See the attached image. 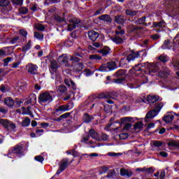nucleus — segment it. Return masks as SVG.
I'll list each match as a JSON object with an SVG mask.
<instances>
[{"instance_id": "11", "label": "nucleus", "mask_w": 179, "mask_h": 179, "mask_svg": "<svg viewBox=\"0 0 179 179\" xmlns=\"http://www.w3.org/2000/svg\"><path fill=\"white\" fill-rule=\"evenodd\" d=\"M68 166V159H63L61 161L59 165V170L57 171L56 174L59 176V173H62Z\"/></svg>"}, {"instance_id": "63", "label": "nucleus", "mask_w": 179, "mask_h": 179, "mask_svg": "<svg viewBox=\"0 0 179 179\" xmlns=\"http://www.w3.org/2000/svg\"><path fill=\"white\" fill-rule=\"evenodd\" d=\"M43 132H44V130L43 129H38L36 131V135H38V136H41L43 135Z\"/></svg>"}, {"instance_id": "30", "label": "nucleus", "mask_w": 179, "mask_h": 179, "mask_svg": "<svg viewBox=\"0 0 179 179\" xmlns=\"http://www.w3.org/2000/svg\"><path fill=\"white\" fill-rule=\"evenodd\" d=\"M9 121L8 120L5 119H0V124L1 125H3L4 128H8L9 127Z\"/></svg>"}, {"instance_id": "41", "label": "nucleus", "mask_w": 179, "mask_h": 179, "mask_svg": "<svg viewBox=\"0 0 179 179\" xmlns=\"http://www.w3.org/2000/svg\"><path fill=\"white\" fill-rule=\"evenodd\" d=\"M34 38H37L38 40H43V38H44V36L41 33L34 32Z\"/></svg>"}, {"instance_id": "59", "label": "nucleus", "mask_w": 179, "mask_h": 179, "mask_svg": "<svg viewBox=\"0 0 179 179\" xmlns=\"http://www.w3.org/2000/svg\"><path fill=\"white\" fill-rule=\"evenodd\" d=\"M67 107V110L69 111V110H72L73 108V102H69L67 105H66Z\"/></svg>"}, {"instance_id": "16", "label": "nucleus", "mask_w": 179, "mask_h": 179, "mask_svg": "<svg viewBox=\"0 0 179 179\" xmlns=\"http://www.w3.org/2000/svg\"><path fill=\"white\" fill-rule=\"evenodd\" d=\"M175 115H177L174 113H171L164 117V121L165 122H171V121H173V120H174Z\"/></svg>"}, {"instance_id": "49", "label": "nucleus", "mask_w": 179, "mask_h": 179, "mask_svg": "<svg viewBox=\"0 0 179 179\" xmlns=\"http://www.w3.org/2000/svg\"><path fill=\"white\" fill-rule=\"evenodd\" d=\"M9 5V1L8 0H1L0 6H8Z\"/></svg>"}, {"instance_id": "58", "label": "nucleus", "mask_w": 179, "mask_h": 179, "mask_svg": "<svg viewBox=\"0 0 179 179\" xmlns=\"http://www.w3.org/2000/svg\"><path fill=\"white\" fill-rule=\"evenodd\" d=\"M14 5H23V0H13Z\"/></svg>"}, {"instance_id": "57", "label": "nucleus", "mask_w": 179, "mask_h": 179, "mask_svg": "<svg viewBox=\"0 0 179 179\" xmlns=\"http://www.w3.org/2000/svg\"><path fill=\"white\" fill-rule=\"evenodd\" d=\"M20 33L21 36H23V37H27V31L24 29H20Z\"/></svg>"}, {"instance_id": "62", "label": "nucleus", "mask_w": 179, "mask_h": 179, "mask_svg": "<svg viewBox=\"0 0 179 179\" xmlns=\"http://www.w3.org/2000/svg\"><path fill=\"white\" fill-rule=\"evenodd\" d=\"M173 68L176 71L179 70V62H176L173 63Z\"/></svg>"}, {"instance_id": "34", "label": "nucleus", "mask_w": 179, "mask_h": 179, "mask_svg": "<svg viewBox=\"0 0 179 179\" xmlns=\"http://www.w3.org/2000/svg\"><path fill=\"white\" fill-rule=\"evenodd\" d=\"M27 87V84L26 83H22L19 86L18 92H24Z\"/></svg>"}, {"instance_id": "60", "label": "nucleus", "mask_w": 179, "mask_h": 179, "mask_svg": "<svg viewBox=\"0 0 179 179\" xmlns=\"http://www.w3.org/2000/svg\"><path fill=\"white\" fill-rule=\"evenodd\" d=\"M159 38L160 36H159L157 34L150 36V38H152V40H159Z\"/></svg>"}, {"instance_id": "19", "label": "nucleus", "mask_w": 179, "mask_h": 179, "mask_svg": "<svg viewBox=\"0 0 179 179\" xmlns=\"http://www.w3.org/2000/svg\"><path fill=\"white\" fill-rule=\"evenodd\" d=\"M4 104H6V106H8V107H13L15 104V101H13V99L10 97H7L4 100Z\"/></svg>"}, {"instance_id": "43", "label": "nucleus", "mask_w": 179, "mask_h": 179, "mask_svg": "<svg viewBox=\"0 0 179 179\" xmlns=\"http://www.w3.org/2000/svg\"><path fill=\"white\" fill-rule=\"evenodd\" d=\"M153 146L155 148H162V146H163V143L159 141H154Z\"/></svg>"}, {"instance_id": "53", "label": "nucleus", "mask_w": 179, "mask_h": 179, "mask_svg": "<svg viewBox=\"0 0 179 179\" xmlns=\"http://www.w3.org/2000/svg\"><path fill=\"white\" fill-rule=\"evenodd\" d=\"M34 159L36 162H38L39 163H43V162H44V158L41 155L35 157Z\"/></svg>"}, {"instance_id": "8", "label": "nucleus", "mask_w": 179, "mask_h": 179, "mask_svg": "<svg viewBox=\"0 0 179 179\" xmlns=\"http://www.w3.org/2000/svg\"><path fill=\"white\" fill-rule=\"evenodd\" d=\"M79 23H80V20L78 18H71L69 20H67L66 24L68 31H72V30L76 29Z\"/></svg>"}, {"instance_id": "33", "label": "nucleus", "mask_w": 179, "mask_h": 179, "mask_svg": "<svg viewBox=\"0 0 179 179\" xmlns=\"http://www.w3.org/2000/svg\"><path fill=\"white\" fill-rule=\"evenodd\" d=\"M90 59L92 61H100V59H101V57L99 56L98 55H90Z\"/></svg>"}, {"instance_id": "46", "label": "nucleus", "mask_w": 179, "mask_h": 179, "mask_svg": "<svg viewBox=\"0 0 179 179\" xmlns=\"http://www.w3.org/2000/svg\"><path fill=\"white\" fill-rule=\"evenodd\" d=\"M13 60V59L12 57H7L6 59H3V66H8L9 62H12Z\"/></svg>"}, {"instance_id": "56", "label": "nucleus", "mask_w": 179, "mask_h": 179, "mask_svg": "<svg viewBox=\"0 0 179 179\" xmlns=\"http://www.w3.org/2000/svg\"><path fill=\"white\" fill-rule=\"evenodd\" d=\"M131 127H132V124L131 123H127L124 125L123 129L124 131H128V129H131Z\"/></svg>"}, {"instance_id": "51", "label": "nucleus", "mask_w": 179, "mask_h": 179, "mask_svg": "<svg viewBox=\"0 0 179 179\" xmlns=\"http://www.w3.org/2000/svg\"><path fill=\"white\" fill-rule=\"evenodd\" d=\"M85 76L89 77V76H92V75H93V71L87 69L83 72Z\"/></svg>"}, {"instance_id": "10", "label": "nucleus", "mask_w": 179, "mask_h": 179, "mask_svg": "<svg viewBox=\"0 0 179 179\" xmlns=\"http://www.w3.org/2000/svg\"><path fill=\"white\" fill-rule=\"evenodd\" d=\"M58 62H59L62 65H64L66 68H71V66H73L69 64V57L68 55H62L58 57Z\"/></svg>"}, {"instance_id": "45", "label": "nucleus", "mask_w": 179, "mask_h": 179, "mask_svg": "<svg viewBox=\"0 0 179 179\" xmlns=\"http://www.w3.org/2000/svg\"><path fill=\"white\" fill-rule=\"evenodd\" d=\"M158 59H159L161 62H167L169 58L167 57V56L162 55L159 57Z\"/></svg>"}, {"instance_id": "27", "label": "nucleus", "mask_w": 179, "mask_h": 179, "mask_svg": "<svg viewBox=\"0 0 179 179\" xmlns=\"http://www.w3.org/2000/svg\"><path fill=\"white\" fill-rule=\"evenodd\" d=\"M83 69V64L82 63H77L74 66L75 72H80Z\"/></svg>"}, {"instance_id": "28", "label": "nucleus", "mask_w": 179, "mask_h": 179, "mask_svg": "<svg viewBox=\"0 0 179 179\" xmlns=\"http://www.w3.org/2000/svg\"><path fill=\"white\" fill-rule=\"evenodd\" d=\"M31 48V41H29L27 45L22 47V52H26V51H29Z\"/></svg>"}, {"instance_id": "31", "label": "nucleus", "mask_w": 179, "mask_h": 179, "mask_svg": "<svg viewBox=\"0 0 179 179\" xmlns=\"http://www.w3.org/2000/svg\"><path fill=\"white\" fill-rule=\"evenodd\" d=\"M153 26H155V27H164L166 26V22H164V21H161L159 22H154L153 23Z\"/></svg>"}, {"instance_id": "38", "label": "nucleus", "mask_w": 179, "mask_h": 179, "mask_svg": "<svg viewBox=\"0 0 179 179\" xmlns=\"http://www.w3.org/2000/svg\"><path fill=\"white\" fill-rule=\"evenodd\" d=\"M137 14L138 11H132L131 10H126V15H127L128 16H136Z\"/></svg>"}, {"instance_id": "7", "label": "nucleus", "mask_w": 179, "mask_h": 179, "mask_svg": "<svg viewBox=\"0 0 179 179\" xmlns=\"http://www.w3.org/2000/svg\"><path fill=\"white\" fill-rule=\"evenodd\" d=\"M117 68V65L115 64V62H110L106 64H102L98 71L100 72H110V71H113Z\"/></svg>"}, {"instance_id": "22", "label": "nucleus", "mask_w": 179, "mask_h": 179, "mask_svg": "<svg viewBox=\"0 0 179 179\" xmlns=\"http://www.w3.org/2000/svg\"><path fill=\"white\" fill-rule=\"evenodd\" d=\"M110 48L105 46L102 50L98 51L99 54H101L103 57L108 55L110 54Z\"/></svg>"}, {"instance_id": "15", "label": "nucleus", "mask_w": 179, "mask_h": 179, "mask_svg": "<svg viewBox=\"0 0 179 179\" xmlns=\"http://www.w3.org/2000/svg\"><path fill=\"white\" fill-rule=\"evenodd\" d=\"M138 120L137 117H124L120 119L121 124H127V122H134Z\"/></svg>"}, {"instance_id": "20", "label": "nucleus", "mask_w": 179, "mask_h": 179, "mask_svg": "<svg viewBox=\"0 0 179 179\" xmlns=\"http://www.w3.org/2000/svg\"><path fill=\"white\" fill-rule=\"evenodd\" d=\"M99 19L100 20H103V22H107L108 23H111V22H113V19L111 18V17H110V15H101Z\"/></svg>"}, {"instance_id": "50", "label": "nucleus", "mask_w": 179, "mask_h": 179, "mask_svg": "<svg viewBox=\"0 0 179 179\" xmlns=\"http://www.w3.org/2000/svg\"><path fill=\"white\" fill-rule=\"evenodd\" d=\"M36 29H37L39 31H44L45 27H44L41 24H38L36 25Z\"/></svg>"}, {"instance_id": "37", "label": "nucleus", "mask_w": 179, "mask_h": 179, "mask_svg": "<svg viewBox=\"0 0 179 179\" xmlns=\"http://www.w3.org/2000/svg\"><path fill=\"white\" fill-rule=\"evenodd\" d=\"M8 128L13 131V132H15L16 131V124L12 122H9Z\"/></svg>"}, {"instance_id": "6", "label": "nucleus", "mask_w": 179, "mask_h": 179, "mask_svg": "<svg viewBox=\"0 0 179 179\" xmlns=\"http://www.w3.org/2000/svg\"><path fill=\"white\" fill-rule=\"evenodd\" d=\"M139 52L129 53L127 55V58H123L120 60L121 66H124V65H127L128 62H131V61H134L136 58H139Z\"/></svg>"}, {"instance_id": "24", "label": "nucleus", "mask_w": 179, "mask_h": 179, "mask_svg": "<svg viewBox=\"0 0 179 179\" xmlns=\"http://www.w3.org/2000/svg\"><path fill=\"white\" fill-rule=\"evenodd\" d=\"M111 41L115 43V44H122V43H124V40L120 36H115L111 38Z\"/></svg>"}, {"instance_id": "13", "label": "nucleus", "mask_w": 179, "mask_h": 179, "mask_svg": "<svg viewBox=\"0 0 179 179\" xmlns=\"http://www.w3.org/2000/svg\"><path fill=\"white\" fill-rule=\"evenodd\" d=\"M99 33L95 31H90L88 32V37L92 41H96L99 38Z\"/></svg>"}, {"instance_id": "1", "label": "nucleus", "mask_w": 179, "mask_h": 179, "mask_svg": "<svg viewBox=\"0 0 179 179\" xmlns=\"http://www.w3.org/2000/svg\"><path fill=\"white\" fill-rule=\"evenodd\" d=\"M148 70L149 75L151 76H155V74H157L159 72V66L156 64H153L152 63H143L138 64L136 65L133 69L129 70V75L132 76H126L124 70H120L115 73V76L117 78L115 82V83H119L122 85H124L128 86L129 89H138V87H141V85H145V83H148V76L146 75H143V73H139L141 71H143V69Z\"/></svg>"}, {"instance_id": "35", "label": "nucleus", "mask_w": 179, "mask_h": 179, "mask_svg": "<svg viewBox=\"0 0 179 179\" xmlns=\"http://www.w3.org/2000/svg\"><path fill=\"white\" fill-rule=\"evenodd\" d=\"M84 122H90L92 121V117L87 114H85L83 117Z\"/></svg>"}, {"instance_id": "61", "label": "nucleus", "mask_w": 179, "mask_h": 179, "mask_svg": "<svg viewBox=\"0 0 179 179\" xmlns=\"http://www.w3.org/2000/svg\"><path fill=\"white\" fill-rule=\"evenodd\" d=\"M73 94H74V97H76V99H80V96H82V94H80L79 91L74 92Z\"/></svg>"}, {"instance_id": "25", "label": "nucleus", "mask_w": 179, "mask_h": 179, "mask_svg": "<svg viewBox=\"0 0 179 179\" xmlns=\"http://www.w3.org/2000/svg\"><path fill=\"white\" fill-rule=\"evenodd\" d=\"M65 111H69L67 106L66 105H62L56 108V113H65Z\"/></svg>"}, {"instance_id": "64", "label": "nucleus", "mask_w": 179, "mask_h": 179, "mask_svg": "<svg viewBox=\"0 0 179 179\" xmlns=\"http://www.w3.org/2000/svg\"><path fill=\"white\" fill-rule=\"evenodd\" d=\"M159 155L162 156V157H167L169 156V155L167 154V152H164V151H161L159 152Z\"/></svg>"}, {"instance_id": "12", "label": "nucleus", "mask_w": 179, "mask_h": 179, "mask_svg": "<svg viewBox=\"0 0 179 179\" xmlns=\"http://www.w3.org/2000/svg\"><path fill=\"white\" fill-rule=\"evenodd\" d=\"M27 69L29 73H31V75H36V73H37V70L38 69V67L36 64L29 63L27 65Z\"/></svg>"}, {"instance_id": "14", "label": "nucleus", "mask_w": 179, "mask_h": 179, "mask_svg": "<svg viewBox=\"0 0 179 179\" xmlns=\"http://www.w3.org/2000/svg\"><path fill=\"white\" fill-rule=\"evenodd\" d=\"M90 136H91L92 139H95V141H97L98 142H100V141H101V138H100L99 134H97V132H96L93 129L90 130Z\"/></svg>"}, {"instance_id": "29", "label": "nucleus", "mask_w": 179, "mask_h": 179, "mask_svg": "<svg viewBox=\"0 0 179 179\" xmlns=\"http://www.w3.org/2000/svg\"><path fill=\"white\" fill-rule=\"evenodd\" d=\"M30 122H31V120H30V118L29 117H26L21 123V125L22 127H29L30 125Z\"/></svg>"}, {"instance_id": "55", "label": "nucleus", "mask_w": 179, "mask_h": 179, "mask_svg": "<svg viewBox=\"0 0 179 179\" xmlns=\"http://www.w3.org/2000/svg\"><path fill=\"white\" fill-rule=\"evenodd\" d=\"M99 137L101 138V141H106L108 139V136H107L106 134H102Z\"/></svg>"}, {"instance_id": "42", "label": "nucleus", "mask_w": 179, "mask_h": 179, "mask_svg": "<svg viewBox=\"0 0 179 179\" xmlns=\"http://www.w3.org/2000/svg\"><path fill=\"white\" fill-rule=\"evenodd\" d=\"M127 29L129 33H132V31H135V29H136V27L134 25L129 24L127 26Z\"/></svg>"}, {"instance_id": "44", "label": "nucleus", "mask_w": 179, "mask_h": 179, "mask_svg": "<svg viewBox=\"0 0 179 179\" xmlns=\"http://www.w3.org/2000/svg\"><path fill=\"white\" fill-rule=\"evenodd\" d=\"M135 129H142L143 128V123L142 122H138L135 126Z\"/></svg>"}, {"instance_id": "23", "label": "nucleus", "mask_w": 179, "mask_h": 179, "mask_svg": "<svg viewBox=\"0 0 179 179\" xmlns=\"http://www.w3.org/2000/svg\"><path fill=\"white\" fill-rule=\"evenodd\" d=\"M157 100H159V96H157L149 95L147 96V101H148V103H150V104L156 103V101H157Z\"/></svg>"}, {"instance_id": "17", "label": "nucleus", "mask_w": 179, "mask_h": 179, "mask_svg": "<svg viewBox=\"0 0 179 179\" xmlns=\"http://www.w3.org/2000/svg\"><path fill=\"white\" fill-rule=\"evenodd\" d=\"M64 83L65 85H66V86L71 87V89H73V90H76V85L72 81V80L66 78L64 80Z\"/></svg>"}, {"instance_id": "54", "label": "nucleus", "mask_w": 179, "mask_h": 179, "mask_svg": "<svg viewBox=\"0 0 179 179\" xmlns=\"http://www.w3.org/2000/svg\"><path fill=\"white\" fill-rule=\"evenodd\" d=\"M70 61L73 63L79 62V58L76 56H73L71 57Z\"/></svg>"}, {"instance_id": "9", "label": "nucleus", "mask_w": 179, "mask_h": 179, "mask_svg": "<svg viewBox=\"0 0 179 179\" xmlns=\"http://www.w3.org/2000/svg\"><path fill=\"white\" fill-rule=\"evenodd\" d=\"M23 152V145L17 144L14 148L9 150L8 157L12 158V155H20Z\"/></svg>"}, {"instance_id": "26", "label": "nucleus", "mask_w": 179, "mask_h": 179, "mask_svg": "<svg viewBox=\"0 0 179 179\" xmlns=\"http://www.w3.org/2000/svg\"><path fill=\"white\" fill-rule=\"evenodd\" d=\"M168 145L171 148H179V141H171L168 143Z\"/></svg>"}, {"instance_id": "39", "label": "nucleus", "mask_w": 179, "mask_h": 179, "mask_svg": "<svg viewBox=\"0 0 179 179\" xmlns=\"http://www.w3.org/2000/svg\"><path fill=\"white\" fill-rule=\"evenodd\" d=\"M115 34H125V31L122 30V27L121 26L117 27V30L115 31Z\"/></svg>"}, {"instance_id": "47", "label": "nucleus", "mask_w": 179, "mask_h": 179, "mask_svg": "<svg viewBox=\"0 0 179 179\" xmlns=\"http://www.w3.org/2000/svg\"><path fill=\"white\" fill-rule=\"evenodd\" d=\"M19 12L22 15H26V13H27V12H29V10L26 7H22L19 9Z\"/></svg>"}, {"instance_id": "40", "label": "nucleus", "mask_w": 179, "mask_h": 179, "mask_svg": "<svg viewBox=\"0 0 179 179\" xmlns=\"http://www.w3.org/2000/svg\"><path fill=\"white\" fill-rule=\"evenodd\" d=\"M169 44H170L169 41H165L163 45H162L163 50H170L171 48L169 46Z\"/></svg>"}, {"instance_id": "21", "label": "nucleus", "mask_w": 179, "mask_h": 179, "mask_svg": "<svg viewBox=\"0 0 179 179\" xmlns=\"http://www.w3.org/2000/svg\"><path fill=\"white\" fill-rule=\"evenodd\" d=\"M120 175L123 177H131V176H132V172L129 170H126L125 169H120Z\"/></svg>"}, {"instance_id": "3", "label": "nucleus", "mask_w": 179, "mask_h": 179, "mask_svg": "<svg viewBox=\"0 0 179 179\" xmlns=\"http://www.w3.org/2000/svg\"><path fill=\"white\" fill-rule=\"evenodd\" d=\"M57 69H58V63L55 60H52L50 62V72L52 75V79H56V83H62V79L61 76L57 73Z\"/></svg>"}, {"instance_id": "52", "label": "nucleus", "mask_w": 179, "mask_h": 179, "mask_svg": "<svg viewBox=\"0 0 179 179\" xmlns=\"http://www.w3.org/2000/svg\"><path fill=\"white\" fill-rule=\"evenodd\" d=\"M145 20H146V17H143L140 18L138 20L136 21V24H142L143 23L145 22Z\"/></svg>"}, {"instance_id": "5", "label": "nucleus", "mask_w": 179, "mask_h": 179, "mask_svg": "<svg viewBox=\"0 0 179 179\" xmlns=\"http://www.w3.org/2000/svg\"><path fill=\"white\" fill-rule=\"evenodd\" d=\"M52 95L50 94V92H44L39 95L38 101L41 106H44V103L50 104V103H52Z\"/></svg>"}, {"instance_id": "32", "label": "nucleus", "mask_w": 179, "mask_h": 179, "mask_svg": "<svg viewBox=\"0 0 179 179\" xmlns=\"http://www.w3.org/2000/svg\"><path fill=\"white\" fill-rule=\"evenodd\" d=\"M22 42V37L20 36H16L11 39L10 43L11 44H16V43H20Z\"/></svg>"}, {"instance_id": "36", "label": "nucleus", "mask_w": 179, "mask_h": 179, "mask_svg": "<svg viewBox=\"0 0 179 179\" xmlns=\"http://www.w3.org/2000/svg\"><path fill=\"white\" fill-rule=\"evenodd\" d=\"M67 90L65 85H59L58 87V92H59V93H66Z\"/></svg>"}, {"instance_id": "48", "label": "nucleus", "mask_w": 179, "mask_h": 179, "mask_svg": "<svg viewBox=\"0 0 179 179\" xmlns=\"http://www.w3.org/2000/svg\"><path fill=\"white\" fill-rule=\"evenodd\" d=\"M129 134L127 133H122L119 135V138L121 140H125L128 138Z\"/></svg>"}, {"instance_id": "18", "label": "nucleus", "mask_w": 179, "mask_h": 179, "mask_svg": "<svg viewBox=\"0 0 179 179\" xmlns=\"http://www.w3.org/2000/svg\"><path fill=\"white\" fill-rule=\"evenodd\" d=\"M115 22L117 24H124L125 23V19H124V16L122 15H116L115 16Z\"/></svg>"}, {"instance_id": "2", "label": "nucleus", "mask_w": 179, "mask_h": 179, "mask_svg": "<svg viewBox=\"0 0 179 179\" xmlns=\"http://www.w3.org/2000/svg\"><path fill=\"white\" fill-rule=\"evenodd\" d=\"M99 99H113V100H117V94L115 93H110V92H102L99 94L98 98L94 95L90 96L88 99V103H94V101H97Z\"/></svg>"}, {"instance_id": "4", "label": "nucleus", "mask_w": 179, "mask_h": 179, "mask_svg": "<svg viewBox=\"0 0 179 179\" xmlns=\"http://www.w3.org/2000/svg\"><path fill=\"white\" fill-rule=\"evenodd\" d=\"M164 106V103L162 102L157 103L154 109L147 113L145 118H155V117L159 115Z\"/></svg>"}]
</instances>
